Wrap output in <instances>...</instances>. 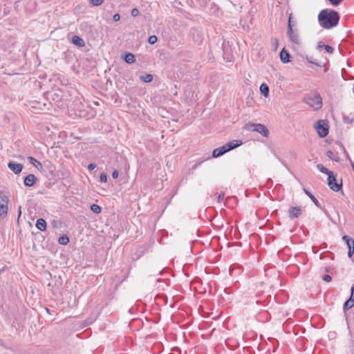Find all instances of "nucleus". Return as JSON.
Here are the masks:
<instances>
[{
  "mask_svg": "<svg viewBox=\"0 0 354 354\" xmlns=\"http://www.w3.org/2000/svg\"><path fill=\"white\" fill-rule=\"evenodd\" d=\"M324 48L327 53H328L330 54H332L334 52V48L329 45H324Z\"/></svg>",
  "mask_w": 354,
  "mask_h": 354,
  "instance_id": "29",
  "label": "nucleus"
},
{
  "mask_svg": "<svg viewBox=\"0 0 354 354\" xmlns=\"http://www.w3.org/2000/svg\"><path fill=\"white\" fill-rule=\"evenodd\" d=\"M322 279L326 282H330L332 280V277L329 274H325L322 277Z\"/></svg>",
  "mask_w": 354,
  "mask_h": 354,
  "instance_id": "33",
  "label": "nucleus"
},
{
  "mask_svg": "<svg viewBox=\"0 0 354 354\" xmlns=\"http://www.w3.org/2000/svg\"><path fill=\"white\" fill-rule=\"evenodd\" d=\"M71 41L74 45L78 47H84L85 46L84 39L77 35L73 36Z\"/></svg>",
  "mask_w": 354,
  "mask_h": 354,
  "instance_id": "15",
  "label": "nucleus"
},
{
  "mask_svg": "<svg viewBox=\"0 0 354 354\" xmlns=\"http://www.w3.org/2000/svg\"><path fill=\"white\" fill-rule=\"evenodd\" d=\"M259 89H260L261 93L264 97H268L269 95L270 89H269L268 86L266 84H265V83L261 84Z\"/></svg>",
  "mask_w": 354,
  "mask_h": 354,
  "instance_id": "20",
  "label": "nucleus"
},
{
  "mask_svg": "<svg viewBox=\"0 0 354 354\" xmlns=\"http://www.w3.org/2000/svg\"><path fill=\"white\" fill-rule=\"evenodd\" d=\"M287 35L289 40L297 46L301 45V39L299 37V30L297 28H291L290 26L287 27Z\"/></svg>",
  "mask_w": 354,
  "mask_h": 354,
  "instance_id": "3",
  "label": "nucleus"
},
{
  "mask_svg": "<svg viewBox=\"0 0 354 354\" xmlns=\"http://www.w3.org/2000/svg\"><path fill=\"white\" fill-rule=\"evenodd\" d=\"M53 224L55 227H60L62 226V223L59 221H54Z\"/></svg>",
  "mask_w": 354,
  "mask_h": 354,
  "instance_id": "39",
  "label": "nucleus"
},
{
  "mask_svg": "<svg viewBox=\"0 0 354 354\" xmlns=\"http://www.w3.org/2000/svg\"><path fill=\"white\" fill-rule=\"evenodd\" d=\"M272 44L274 46V50H276L279 45V41L277 38L272 39Z\"/></svg>",
  "mask_w": 354,
  "mask_h": 354,
  "instance_id": "34",
  "label": "nucleus"
},
{
  "mask_svg": "<svg viewBox=\"0 0 354 354\" xmlns=\"http://www.w3.org/2000/svg\"><path fill=\"white\" fill-rule=\"evenodd\" d=\"M317 168L319 169L320 172L325 174L328 176H329L330 172H332L331 171L328 170L326 167H324L322 164L317 165Z\"/></svg>",
  "mask_w": 354,
  "mask_h": 354,
  "instance_id": "23",
  "label": "nucleus"
},
{
  "mask_svg": "<svg viewBox=\"0 0 354 354\" xmlns=\"http://www.w3.org/2000/svg\"><path fill=\"white\" fill-rule=\"evenodd\" d=\"M8 168L15 174H19L21 172L24 166L22 164L10 161L8 164Z\"/></svg>",
  "mask_w": 354,
  "mask_h": 354,
  "instance_id": "9",
  "label": "nucleus"
},
{
  "mask_svg": "<svg viewBox=\"0 0 354 354\" xmlns=\"http://www.w3.org/2000/svg\"><path fill=\"white\" fill-rule=\"evenodd\" d=\"M225 153H227V151H226V149H225V147L223 145V146H222L221 147L215 149L212 151V157L213 158H218L219 156H223Z\"/></svg>",
  "mask_w": 354,
  "mask_h": 354,
  "instance_id": "17",
  "label": "nucleus"
},
{
  "mask_svg": "<svg viewBox=\"0 0 354 354\" xmlns=\"http://www.w3.org/2000/svg\"><path fill=\"white\" fill-rule=\"evenodd\" d=\"M140 14L139 10L137 8H133L131 12V15L133 17H137Z\"/></svg>",
  "mask_w": 354,
  "mask_h": 354,
  "instance_id": "32",
  "label": "nucleus"
},
{
  "mask_svg": "<svg viewBox=\"0 0 354 354\" xmlns=\"http://www.w3.org/2000/svg\"><path fill=\"white\" fill-rule=\"evenodd\" d=\"M104 0H91V3L93 6H98L103 3Z\"/></svg>",
  "mask_w": 354,
  "mask_h": 354,
  "instance_id": "30",
  "label": "nucleus"
},
{
  "mask_svg": "<svg viewBox=\"0 0 354 354\" xmlns=\"http://www.w3.org/2000/svg\"><path fill=\"white\" fill-rule=\"evenodd\" d=\"M96 167V165L95 163H90L88 165V170H93Z\"/></svg>",
  "mask_w": 354,
  "mask_h": 354,
  "instance_id": "38",
  "label": "nucleus"
},
{
  "mask_svg": "<svg viewBox=\"0 0 354 354\" xmlns=\"http://www.w3.org/2000/svg\"><path fill=\"white\" fill-rule=\"evenodd\" d=\"M307 61H308V62H309V63H312V64H316V65H317V66H319L317 63H316V62H315L311 61V59H310L308 57H307Z\"/></svg>",
  "mask_w": 354,
  "mask_h": 354,
  "instance_id": "44",
  "label": "nucleus"
},
{
  "mask_svg": "<svg viewBox=\"0 0 354 354\" xmlns=\"http://www.w3.org/2000/svg\"><path fill=\"white\" fill-rule=\"evenodd\" d=\"M344 121L345 123L351 124L353 122V119L349 118L348 116H344Z\"/></svg>",
  "mask_w": 354,
  "mask_h": 354,
  "instance_id": "35",
  "label": "nucleus"
},
{
  "mask_svg": "<svg viewBox=\"0 0 354 354\" xmlns=\"http://www.w3.org/2000/svg\"><path fill=\"white\" fill-rule=\"evenodd\" d=\"M342 239L348 246V256L349 258H351L354 254V240L348 235L343 236Z\"/></svg>",
  "mask_w": 354,
  "mask_h": 354,
  "instance_id": "7",
  "label": "nucleus"
},
{
  "mask_svg": "<svg viewBox=\"0 0 354 354\" xmlns=\"http://www.w3.org/2000/svg\"><path fill=\"white\" fill-rule=\"evenodd\" d=\"M118 175H119V172L118 170H114L113 172H112V177L113 178H117L118 177Z\"/></svg>",
  "mask_w": 354,
  "mask_h": 354,
  "instance_id": "40",
  "label": "nucleus"
},
{
  "mask_svg": "<svg viewBox=\"0 0 354 354\" xmlns=\"http://www.w3.org/2000/svg\"><path fill=\"white\" fill-rule=\"evenodd\" d=\"M69 237L67 235L64 234L59 238L58 243L60 245H66L69 243Z\"/></svg>",
  "mask_w": 354,
  "mask_h": 354,
  "instance_id": "21",
  "label": "nucleus"
},
{
  "mask_svg": "<svg viewBox=\"0 0 354 354\" xmlns=\"http://www.w3.org/2000/svg\"><path fill=\"white\" fill-rule=\"evenodd\" d=\"M157 41H158V38L156 35H151L148 38V42L150 44H154L155 43L157 42Z\"/></svg>",
  "mask_w": 354,
  "mask_h": 354,
  "instance_id": "27",
  "label": "nucleus"
},
{
  "mask_svg": "<svg viewBox=\"0 0 354 354\" xmlns=\"http://www.w3.org/2000/svg\"><path fill=\"white\" fill-rule=\"evenodd\" d=\"M324 45L323 42L322 41H319L318 44H317V48L321 50L322 48H324Z\"/></svg>",
  "mask_w": 354,
  "mask_h": 354,
  "instance_id": "41",
  "label": "nucleus"
},
{
  "mask_svg": "<svg viewBox=\"0 0 354 354\" xmlns=\"http://www.w3.org/2000/svg\"><path fill=\"white\" fill-rule=\"evenodd\" d=\"M304 193L311 199L313 203L319 208H322L319 202L317 199L306 189L304 188Z\"/></svg>",
  "mask_w": 354,
  "mask_h": 354,
  "instance_id": "19",
  "label": "nucleus"
},
{
  "mask_svg": "<svg viewBox=\"0 0 354 354\" xmlns=\"http://www.w3.org/2000/svg\"><path fill=\"white\" fill-rule=\"evenodd\" d=\"M317 133L320 138H325L328 134V125L326 120H319L315 124Z\"/></svg>",
  "mask_w": 354,
  "mask_h": 354,
  "instance_id": "5",
  "label": "nucleus"
},
{
  "mask_svg": "<svg viewBox=\"0 0 354 354\" xmlns=\"http://www.w3.org/2000/svg\"><path fill=\"white\" fill-rule=\"evenodd\" d=\"M304 102L315 110H319L322 106V99L320 95L316 93L313 96H308L304 99Z\"/></svg>",
  "mask_w": 354,
  "mask_h": 354,
  "instance_id": "2",
  "label": "nucleus"
},
{
  "mask_svg": "<svg viewBox=\"0 0 354 354\" xmlns=\"http://www.w3.org/2000/svg\"><path fill=\"white\" fill-rule=\"evenodd\" d=\"M122 58L127 64H133L136 62L135 55L131 53H125L124 55H122Z\"/></svg>",
  "mask_w": 354,
  "mask_h": 354,
  "instance_id": "14",
  "label": "nucleus"
},
{
  "mask_svg": "<svg viewBox=\"0 0 354 354\" xmlns=\"http://www.w3.org/2000/svg\"><path fill=\"white\" fill-rule=\"evenodd\" d=\"M35 167L38 169L39 170L43 168L42 164L40 162H37V163L35 165Z\"/></svg>",
  "mask_w": 354,
  "mask_h": 354,
  "instance_id": "42",
  "label": "nucleus"
},
{
  "mask_svg": "<svg viewBox=\"0 0 354 354\" xmlns=\"http://www.w3.org/2000/svg\"><path fill=\"white\" fill-rule=\"evenodd\" d=\"M100 180L102 183H106L107 181V176L105 173L102 172L100 174Z\"/></svg>",
  "mask_w": 354,
  "mask_h": 354,
  "instance_id": "28",
  "label": "nucleus"
},
{
  "mask_svg": "<svg viewBox=\"0 0 354 354\" xmlns=\"http://www.w3.org/2000/svg\"><path fill=\"white\" fill-rule=\"evenodd\" d=\"M354 306V298L353 296L350 297L344 302L343 305V310L346 314V310L351 308Z\"/></svg>",
  "mask_w": 354,
  "mask_h": 354,
  "instance_id": "16",
  "label": "nucleus"
},
{
  "mask_svg": "<svg viewBox=\"0 0 354 354\" xmlns=\"http://www.w3.org/2000/svg\"><path fill=\"white\" fill-rule=\"evenodd\" d=\"M327 184L330 189L334 192H339L342 189V179L340 180V183H337L336 179V176L333 172H330L329 176H328Z\"/></svg>",
  "mask_w": 354,
  "mask_h": 354,
  "instance_id": "4",
  "label": "nucleus"
},
{
  "mask_svg": "<svg viewBox=\"0 0 354 354\" xmlns=\"http://www.w3.org/2000/svg\"><path fill=\"white\" fill-rule=\"evenodd\" d=\"M225 194L223 193L220 194L217 197V202L221 203L224 199Z\"/></svg>",
  "mask_w": 354,
  "mask_h": 354,
  "instance_id": "36",
  "label": "nucleus"
},
{
  "mask_svg": "<svg viewBox=\"0 0 354 354\" xmlns=\"http://www.w3.org/2000/svg\"><path fill=\"white\" fill-rule=\"evenodd\" d=\"M280 60L283 64H287L290 62V55L285 48H283L279 53Z\"/></svg>",
  "mask_w": 354,
  "mask_h": 354,
  "instance_id": "12",
  "label": "nucleus"
},
{
  "mask_svg": "<svg viewBox=\"0 0 354 354\" xmlns=\"http://www.w3.org/2000/svg\"><path fill=\"white\" fill-rule=\"evenodd\" d=\"M242 145V141L239 140H234L226 143L224 147L227 151V152L236 149V147L241 146Z\"/></svg>",
  "mask_w": 354,
  "mask_h": 354,
  "instance_id": "11",
  "label": "nucleus"
},
{
  "mask_svg": "<svg viewBox=\"0 0 354 354\" xmlns=\"http://www.w3.org/2000/svg\"><path fill=\"white\" fill-rule=\"evenodd\" d=\"M302 213L300 207H290L288 210V216L290 219L298 218Z\"/></svg>",
  "mask_w": 354,
  "mask_h": 354,
  "instance_id": "10",
  "label": "nucleus"
},
{
  "mask_svg": "<svg viewBox=\"0 0 354 354\" xmlns=\"http://www.w3.org/2000/svg\"><path fill=\"white\" fill-rule=\"evenodd\" d=\"M8 197L2 192L0 191V217L5 218L8 214Z\"/></svg>",
  "mask_w": 354,
  "mask_h": 354,
  "instance_id": "6",
  "label": "nucleus"
},
{
  "mask_svg": "<svg viewBox=\"0 0 354 354\" xmlns=\"http://www.w3.org/2000/svg\"><path fill=\"white\" fill-rule=\"evenodd\" d=\"M28 160H29L30 163H31L32 165L35 167L36 164L37 163L38 160H37L35 158L32 156H29L28 158Z\"/></svg>",
  "mask_w": 354,
  "mask_h": 354,
  "instance_id": "31",
  "label": "nucleus"
},
{
  "mask_svg": "<svg viewBox=\"0 0 354 354\" xmlns=\"http://www.w3.org/2000/svg\"><path fill=\"white\" fill-rule=\"evenodd\" d=\"M249 124L254 127V129H252V131L258 132L265 138H267L268 136L269 131L266 127L265 125H263L262 124Z\"/></svg>",
  "mask_w": 354,
  "mask_h": 354,
  "instance_id": "8",
  "label": "nucleus"
},
{
  "mask_svg": "<svg viewBox=\"0 0 354 354\" xmlns=\"http://www.w3.org/2000/svg\"><path fill=\"white\" fill-rule=\"evenodd\" d=\"M90 208L91 210L95 214H100L102 211L101 207L97 204H92Z\"/></svg>",
  "mask_w": 354,
  "mask_h": 354,
  "instance_id": "26",
  "label": "nucleus"
},
{
  "mask_svg": "<svg viewBox=\"0 0 354 354\" xmlns=\"http://www.w3.org/2000/svg\"><path fill=\"white\" fill-rule=\"evenodd\" d=\"M120 19V15L118 13L115 14L113 16V20L114 21H119Z\"/></svg>",
  "mask_w": 354,
  "mask_h": 354,
  "instance_id": "37",
  "label": "nucleus"
},
{
  "mask_svg": "<svg viewBox=\"0 0 354 354\" xmlns=\"http://www.w3.org/2000/svg\"><path fill=\"white\" fill-rule=\"evenodd\" d=\"M350 296H353V298H354V283L351 286V295Z\"/></svg>",
  "mask_w": 354,
  "mask_h": 354,
  "instance_id": "43",
  "label": "nucleus"
},
{
  "mask_svg": "<svg viewBox=\"0 0 354 354\" xmlns=\"http://www.w3.org/2000/svg\"><path fill=\"white\" fill-rule=\"evenodd\" d=\"M36 177L34 174H30L24 178V184L26 187H32L36 182Z\"/></svg>",
  "mask_w": 354,
  "mask_h": 354,
  "instance_id": "13",
  "label": "nucleus"
},
{
  "mask_svg": "<svg viewBox=\"0 0 354 354\" xmlns=\"http://www.w3.org/2000/svg\"><path fill=\"white\" fill-rule=\"evenodd\" d=\"M289 26H291V28H294L297 26V21L296 20H293V17H292V13H290L289 14V16H288V27H289Z\"/></svg>",
  "mask_w": 354,
  "mask_h": 354,
  "instance_id": "25",
  "label": "nucleus"
},
{
  "mask_svg": "<svg viewBox=\"0 0 354 354\" xmlns=\"http://www.w3.org/2000/svg\"><path fill=\"white\" fill-rule=\"evenodd\" d=\"M35 225L41 231H44L46 229V222L44 218H38Z\"/></svg>",
  "mask_w": 354,
  "mask_h": 354,
  "instance_id": "18",
  "label": "nucleus"
},
{
  "mask_svg": "<svg viewBox=\"0 0 354 354\" xmlns=\"http://www.w3.org/2000/svg\"><path fill=\"white\" fill-rule=\"evenodd\" d=\"M140 78L142 82L149 83L153 80V75L151 74H145L141 75Z\"/></svg>",
  "mask_w": 354,
  "mask_h": 354,
  "instance_id": "22",
  "label": "nucleus"
},
{
  "mask_svg": "<svg viewBox=\"0 0 354 354\" xmlns=\"http://www.w3.org/2000/svg\"><path fill=\"white\" fill-rule=\"evenodd\" d=\"M326 155L328 158H330L335 162L339 161V157L337 155H335L332 151H327Z\"/></svg>",
  "mask_w": 354,
  "mask_h": 354,
  "instance_id": "24",
  "label": "nucleus"
},
{
  "mask_svg": "<svg viewBox=\"0 0 354 354\" xmlns=\"http://www.w3.org/2000/svg\"><path fill=\"white\" fill-rule=\"evenodd\" d=\"M317 19L320 26L325 29H330L338 24L339 15L335 10L327 8L319 12Z\"/></svg>",
  "mask_w": 354,
  "mask_h": 354,
  "instance_id": "1",
  "label": "nucleus"
},
{
  "mask_svg": "<svg viewBox=\"0 0 354 354\" xmlns=\"http://www.w3.org/2000/svg\"><path fill=\"white\" fill-rule=\"evenodd\" d=\"M346 158H347L349 160V161L351 162V158H350L349 155H348V154H347V153H346Z\"/></svg>",
  "mask_w": 354,
  "mask_h": 354,
  "instance_id": "45",
  "label": "nucleus"
},
{
  "mask_svg": "<svg viewBox=\"0 0 354 354\" xmlns=\"http://www.w3.org/2000/svg\"><path fill=\"white\" fill-rule=\"evenodd\" d=\"M21 214V207H19V216H20Z\"/></svg>",
  "mask_w": 354,
  "mask_h": 354,
  "instance_id": "46",
  "label": "nucleus"
}]
</instances>
